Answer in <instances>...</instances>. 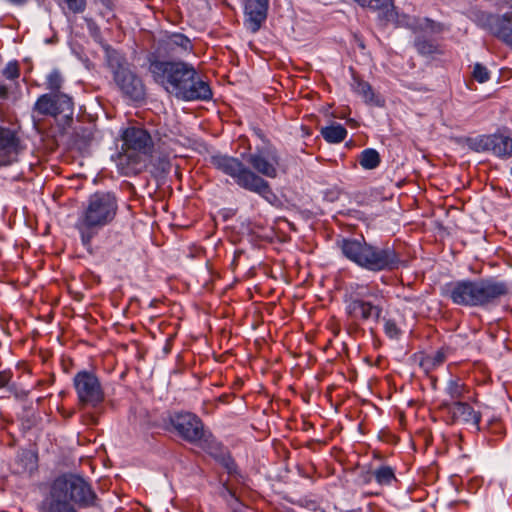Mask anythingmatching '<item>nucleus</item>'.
Instances as JSON below:
<instances>
[{"label": "nucleus", "mask_w": 512, "mask_h": 512, "mask_svg": "<svg viewBox=\"0 0 512 512\" xmlns=\"http://www.w3.org/2000/svg\"><path fill=\"white\" fill-rule=\"evenodd\" d=\"M118 213V199L113 192L97 191L90 195L78 215L75 228L83 246L92 251V240Z\"/></svg>", "instance_id": "nucleus-4"}, {"label": "nucleus", "mask_w": 512, "mask_h": 512, "mask_svg": "<svg viewBox=\"0 0 512 512\" xmlns=\"http://www.w3.org/2000/svg\"><path fill=\"white\" fill-rule=\"evenodd\" d=\"M439 410L445 415L450 424L465 423L473 425L477 430L481 422V413L475 411L473 407L465 401H447L443 400L439 405Z\"/></svg>", "instance_id": "nucleus-13"}, {"label": "nucleus", "mask_w": 512, "mask_h": 512, "mask_svg": "<svg viewBox=\"0 0 512 512\" xmlns=\"http://www.w3.org/2000/svg\"><path fill=\"white\" fill-rule=\"evenodd\" d=\"M415 29L419 30H428L431 33H441L444 31L445 27L442 23L435 22L434 20L430 18H424L416 27Z\"/></svg>", "instance_id": "nucleus-28"}, {"label": "nucleus", "mask_w": 512, "mask_h": 512, "mask_svg": "<svg viewBox=\"0 0 512 512\" xmlns=\"http://www.w3.org/2000/svg\"><path fill=\"white\" fill-rule=\"evenodd\" d=\"M321 135L328 143H340L346 138L347 130L341 124L335 123L333 125L323 127L321 129Z\"/></svg>", "instance_id": "nucleus-23"}, {"label": "nucleus", "mask_w": 512, "mask_h": 512, "mask_svg": "<svg viewBox=\"0 0 512 512\" xmlns=\"http://www.w3.org/2000/svg\"><path fill=\"white\" fill-rule=\"evenodd\" d=\"M269 0L245 1V25L252 33H256L267 19Z\"/></svg>", "instance_id": "nucleus-16"}, {"label": "nucleus", "mask_w": 512, "mask_h": 512, "mask_svg": "<svg viewBox=\"0 0 512 512\" xmlns=\"http://www.w3.org/2000/svg\"><path fill=\"white\" fill-rule=\"evenodd\" d=\"M21 149L18 133L13 129L0 127V166L14 162Z\"/></svg>", "instance_id": "nucleus-15"}, {"label": "nucleus", "mask_w": 512, "mask_h": 512, "mask_svg": "<svg viewBox=\"0 0 512 512\" xmlns=\"http://www.w3.org/2000/svg\"><path fill=\"white\" fill-rule=\"evenodd\" d=\"M193 45L188 37L181 33H173L159 42L157 55L164 58H174L191 52Z\"/></svg>", "instance_id": "nucleus-14"}, {"label": "nucleus", "mask_w": 512, "mask_h": 512, "mask_svg": "<svg viewBox=\"0 0 512 512\" xmlns=\"http://www.w3.org/2000/svg\"><path fill=\"white\" fill-rule=\"evenodd\" d=\"M511 174H512V167H511Z\"/></svg>", "instance_id": "nucleus-41"}, {"label": "nucleus", "mask_w": 512, "mask_h": 512, "mask_svg": "<svg viewBox=\"0 0 512 512\" xmlns=\"http://www.w3.org/2000/svg\"><path fill=\"white\" fill-rule=\"evenodd\" d=\"M33 120H34V125H35V127L38 129V127H39V123H38V121L36 120V116H35V115H33Z\"/></svg>", "instance_id": "nucleus-40"}, {"label": "nucleus", "mask_w": 512, "mask_h": 512, "mask_svg": "<svg viewBox=\"0 0 512 512\" xmlns=\"http://www.w3.org/2000/svg\"><path fill=\"white\" fill-rule=\"evenodd\" d=\"M2 75L9 80H16L20 76V66L17 61L9 62L2 71Z\"/></svg>", "instance_id": "nucleus-29"}, {"label": "nucleus", "mask_w": 512, "mask_h": 512, "mask_svg": "<svg viewBox=\"0 0 512 512\" xmlns=\"http://www.w3.org/2000/svg\"><path fill=\"white\" fill-rule=\"evenodd\" d=\"M159 165H160L161 170H162L163 172H167V171H169L170 166H171V165H170V162H169L166 158H161V159L159 160Z\"/></svg>", "instance_id": "nucleus-34"}, {"label": "nucleus", "mask_w": 512, "mask_h": 512, "mask_svg": "<svg viewBox=\"0 0 512 512\" xmlns=\"http://www.w3.org/2000/svg\"><path fill=\"white\" fill-rule=\"evenodd\" d=\"M366 296L373 297V300H366L357 294L351 296L346 304L347 316L354 322L361 321L366 322L370 319H374L376 322L379 321L383 307L380 302V296L378 293H368Z\"/></svg>", "instance_id": "nucleus-11"}, {"label": "nucleus", "mask_w": 512, "mask_h": 512, "mask_svg": "<svg viewBox=\"0 0 512 512\" xmlns=\"http://www.w3.org/2000/svg\"><path fill=\"white\" fill-rule=\"evenodd\" d=\"M64 2L73 13H82L86 7L85 0H64Z\"/></svg>", "instance_id": "nucleus-32"}, {"label": "nucleus", "mask_w": 512, "mask_h": 512, "mask_svg": "<svg viewBox=\"0 0 512 512\" xmlns=\"http://www.w3.org/2000/svg\"><path fill=\"white\" fill-rule=\"evenodd\" d=\"M450 348L443 346L431 354L421 353L419 358V365L426 374H429L447 360Z\"/></svg>", "instance_id": "nucleus-20"}, {"label": "nucleus", "mask_w": 512, "mask_h": 512, "mask_svg": "<svg viewBox=\"0 0 512 512\" xmlns=\"http://www.w3.org/2000/svg\"><path fill=\"white\" fill-rule=\"evenodd\" d=\"M415 47L419 54L423 56H431L435 54H441L440 46L432 40L425 38H418L415 41Z\"/></svg>", "instance_id": "nucleus-26"}, {"label": "nucleus", "mask_w": 512, "mask_h": 512, "mask_svg": "<svg viewBox=\"0 0 512 512\" xmlns=\"http://www.w3.org/2000/svg\"><path fill=\"white\" fill-rule=\"evenodd\" d=\"M225 490L229 493V495H231L233 498H235V493L229 489L228 487H225Z\"/></svg>", "instance_id": "nucleus-39"}, {"label": "nucleus", "mask_w": 512, "mask_h": 512, "mask_svg": "<svg viewBox=\"0 0 512 512\" xmlns=\"http://www.w3.org/2000/svg\"><path fill=\"white\" fill-rule=\"evenodd\" d=\"M302 131L303 133L306 135V136H310L311 135V130L309 127L307 126H302Z\"/></svg>", "instance_id": "nucleus-37"}, {"label": "nucleus", "mask_w": 512, "mask_h": 512, "mask_svg": "<svg viewBox=\"0 0 512 512\" xmlns=\"http://www.w3.org/2000/svg\"><path fill=\"white\" fill-rule=\"evenodd\" d=\"M169 423L177 435L189 443H197L204 438V424L193 413H175L169 417Z\"/></svg>", "instance_id": "nucleus-12"}, {"label": "nucleus", "mask_w": 512, "mask_h": 512, "mask_svg": "<svg viewBox=\"0 0 512 512\" xmlns=\"http://www.w3.org/2000/svg\"><path fill=\"white\" fill-rule=\"evenodd\" d=\"M384 332L391 339H397L401 334V329L398 327L395 320L384 319Z\"/></svg>", "instance_id": "nucleus-30"}, {"label": "nucleus", "mask_w": 512, "mask_h": 512, "mask_svg": "<svg viewBox=\"0 0 512 512\" xmlns=\"http://www.w3.org/2000/svg\"><path fill=\"white\" fill-rule=\"evenodd\" d=\"M11 378L12 373L10 370L0 371V388L7 386Z\"/></svg>", "instance_id": "nucleus-33"}, {"label": "nucleus", "mask_w": 512, "mask_h": 512, "mask_svg": "<svg viewBox=\"0 0 512 512\" xmlns=\"http://www.w3.org/2000/svg\"><path fill=\"white\" fill-rule=\"evenodd\" d=\"M8 96V87L4 84H0V98L5 99Z\"/></svg>", "instance_id": "nucleus-35"}, {"label": "nucleus", "mask_w": 512, "mask_h": 512, "mask_svg": "<svg viewBox=\"0 0 512 512\" xmlns=\"http://www.w3.org/2000/svg\"><path fill=\"white\" fill-rule=\"evenodd\" d=\"M122 141V151L116 158L117 167L123 175H136L146 167V158L153 152L152 137L146 129L132 126L123 131Z\"/></svg>", "instance_id": "nucleus-6"}, {"label": "nucleus", "mask_w": 512, "mask_h": 512, "mask_svg": "<svg viewBox=\"0 0 512 512\" xmlns=\"http://www.w3.org/2000/svg\"><path fill=\"white\" fill-rule=\"evenodd\" d=\"M234 467H235L234 462H231L230 464H227V469H228L229 473L233 472Z\"/></svg>", "instance_id": "nucleus-38"}, {"label": "nucleus", "mask_w": 512, "mask_h": 512, "mask_svg": "<svg viewBox=\"0 0 512 512\" xmlns=\"http://www.w3.org/2000/svg\"><path fill=\"white\" fill-rule=\"evenodd\" d=\"M494 35L512 49V20L507 15L498 21Z\"/></svg>", "instance_id": "nucleus-22"}, {"label": "nucleus", "mask_w": 512, "mask_h": 512, "mask_svg": "<svg viewBox=\"0 0 512 512\" xmlns=\"http://www.w3.org/2000/svg\"><path fill=\"white\" fill-rule=\"evenodd\" d=\"M339 247L347 259L369 271H393L402 264L401 256L393 246H375L363 237L343 239Z\"/></svg>", "instance_id": "nucleus-5"}, {"label": "nucleus", "mask_w": 512, "mask_h": 512, "mask_svg": "<svg viewBox=\"0 0 512 512\" xmlns=\"http://www.w3.org/2000/svg\"><path fill=\"white\" fill-rule=\"evenodd\" d=\"M445 393L449 396V401H462L468 389L459 379H451L447 383Z\"/></svg>", "instance_id": "nucleus-24"}, {"label": "nucleus", "mask_w": 512, "mask_h": 512, "mask_svg": "<svg viewBox=\"0 0 512 512\" xmlns=\"http://www.w3.org/2000/svg\"><path fill=\"white\" fill-rule=\"evenodd\" d=\"M371 477H374L375 481L381 486H389L397 481L394 469L388 465H381L371 473H368L365 481L369 482Z\"/></svg>", "instance_id": "nucleus-21"}, {"label": "nucleus", "mask_w": 512, "mask_h": 512, "mask_svg": "<svg viewBox=\"0 0 512 512\" xmlns=\"http://www.w3.org/2000/svg\"><path fill=\"white\" fill-rule=\"evenodd\" d=\"M358 5L379 11V20L386 26L390 22H396L397 12L393 0H354Z\"/></svg>", "instance_id": "nucleus-17"}, {"label": "nucleus", "mask_w": 512, "mask_h": 512, "mask_svg": "<svg viewBox=\"0 0 512 512\" xmlns=\"http://www.w3.org/2000/svg\"><path fill=\"white\" fill-rule=\"evenodd\" d=\"M246 161L253 170L237 157L228 155H215L211 157V164L217 170L231 177L235 184L247 191L258 194L272 203L276 199V195L273 193L269 182L262 176L268 178L277 177L278 156L275 153L265 156L263 153L258 152L249 154Z\"/></svg>", "instance_id": "nucleus-1"}, {"label": "nucleus", "mask_w": 512, "mask_h": 512, "mask_svg": "<svg viewBox=\"0 0 512 512\" xmlns=\"http://www.w3.org/2000/svg\"><path fill=\"white\" fill-rule=\"evenodd\" d=\"M380 162V155L375 149L367 148L359 155V164L366 170L377 168Z\"/></svg>", "instance_id": "nucleus-25"}, {"label": "nucleus", "mask_w": 512, "mask_h": 512, "mask_svg": "<svg viewBox=\"0 0 512 512\" xmlns=\"http://www.w3.org/2000/svg\"><path fill=\"white\" fill-rule=\"evenodd\" d=\"M473 78L479 83H484L489 80L490 73L488 69L482 64L476 63L472 73Z\"/></svg>", "instance_id": "nucleus-31"}, {"label": "nucleus", "mask_w": 512, "mask_h": 512, "mask_svg": "<svg viewBox=\"0 0 512 512\" xmlns=\"http://www.w3.org/2000/svg\"><path fill=\"white\" fill-rule=\"evenodd\" d=\"M73 386L80 409L87 407L97 409L104 402V390L93 372L82 370L76 373L73 378Z\"/></svg>", "instance_id": "nucleus-10"}, {"label": "nucleus", "mask_w": 512, "mask_h": 512, "mask_svg": "<svg viewBox=\"0 0 512 512\" xmlns=\"http://www.w3.org/2000/svg\"><path fill=\"white\" fill-rule=\"evenodd\" d=\"M484 149H491L499 157H512V138L503 134L484 136L480 139Z\"/></svg>", "instance_id": "nucleus-19"}, {"label": "nucleus", "mask_w": 512, "mask_h": 512, "mask_svg": "<svg viewBox=\"0 0 512 512\" xmlns=\"http://www.w3.org/2000/svg\"><path fill=\"white\" fill-rule=\"evenodd\" d=\"M33 113L51 116L63 129L71 126L74 116V102L68 94L46 93L41 95L33 106Z\"/></svg>", "instance_id": "nucleus-8"}, {"label": "nucleus", "mask_w": 512, "mask_h": 512, "mask_svg": "<svg viewBox=\"0 0 512 512\" xmlns=\"http://www.w3.org/2000/svg\"><path fill=\"white\" fill-rule=\"evenodd\" d=\"M352 90L362 97L366 104L383 107L385 104V100L377 93H375L371 84L365 80H363L358 74L355 72L352 73Z\"/></svg>", "instance_id": "nucleus-18"}, {"label": "nucleus", "mask_w": 512, "mask_h": 512, "mask_svg": "<svg viewBox=\"0 0 512 512\" xmlns=\"http://www.w3.org/2000/svg\"><path fill=\"white\" fill-rule=\"evenodd\" d=\"M447 292L457 305L478 307L506 295L508 287L504 282L494 279L462 280L449 284Z\"/></svg>", "instance_id": "nucleus-7"}, {"label": "nucleus", "mask_w": 512, "mask_h": 512, "mask_svg": "<svg viewBox=\"0 0 512 512\" xmlns=\"http://www.w3.org/2000/svg\"><path fill=\"white\" fill-rule=\"evenodd\" d=\"M107 64L113 71L117 86L125 96L133 101L144 100L145 86L142 80L124 65V60L118 53H108Z\"/></svg>", "instance_id": "nucleus-9"}, {"label": "nucleus", "mask_w": 512, "mask_h": 512, "mask_svg": "<svg viewBox=\"0 0 512 512\" xmlns=\"http://www.w3.org/2000/svg\"><path fill=\"white\" fill-rule=\"evenodd\" d=\"M97 495L90 483L76 474L56 477L39 504V512H79V508L96 505Z\"/></svg>", "instance_id": "nucleus-3"}, {"label": "nucleus", "mask_w": 512, "mask_h": 512, "mask_svg": "<svg viewBox=\"0 0 512 512\" xmlns=\"http://www.w3.org/2000/svg\"><path fill=\"white\" fill-rule=\"evenodd\" d=\"M86 417L89 419L86 423L88 424H96L97 423V417L93 414H87Z\"/></svg>", "instance_id": "nucleus-36"}, {"label": "nucleus", "mask_w": 512, "mask_h": 512, "mask_svg": "<svg viewBox=\"0 0 512 512\" xmlns=\"http://www.w3.org/2000/svg\"><path fill=\"white\" fill-rule=\"evenodd\" d=\"M149 71L154 81L168 93L183 101H208L213 92L193 65L183 61L149 60Z\"/></svg>", "instance_id": "nucleus-2"}, {"label": "nucleus", "mask_w": 512, "mask_h": 512, "mask_svg": "<svg viewBox=\"0 0 512 512\" xmlns=\"http://www.w3.org/2000/svg\"><path fill=\"white\" fill-rule=\"evenodd\" d=\"M63 85V78L58 71H53L47 76L46 88L50 90L49 93L64 94L61 92Z\"/></svg>", "instance_id": "nucleus-27"}]
</instances>
